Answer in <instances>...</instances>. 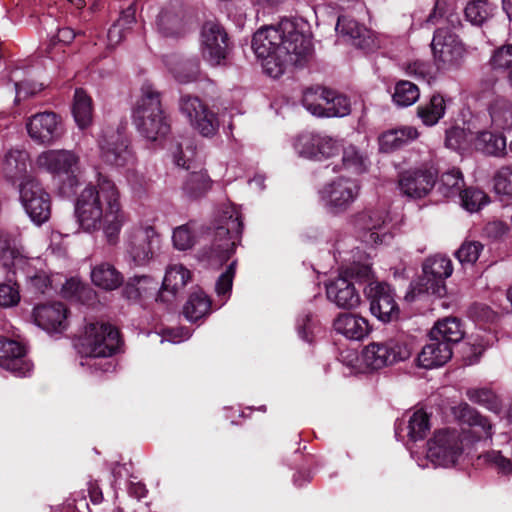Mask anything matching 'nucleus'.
Here are the masks:
<instances>
[{
  "mask_svg": "<svg viewBox=\"0 0 512 512\" xmlns=\"http://www.w3.org/2000/svg\"><path fill=\"white\" fill-rule=\"evenodd\" d=\"M109 205L105 207L101 226L106 241L110 245H115L119 241V235L122 227L127 222V215L123 211L120 203V193L113 194L110 191Z\"/></svg>",
  "mask_w": 512,
  "mask_h": 512,
  "instance_id": "nucleus-23",
  "label": "nucleus"
},
{
  "mask_svg": "<svg viewBox=\"0 0 512 512\" xmlns=\"http://www.w3.org/2000/svg\"><path fill=\"white\" fill-rule=\"evenodd\" d=\"M405 71L409 76L417 80L429 82L431 79L430 66L423 61H414L405 66Z\"/></svg>",
  "mask_w": 512,
  "mask_h": 512,
  "instance_id": "nucleus-64",
  "label": "nucleus"
},
{
  "mask_svg": "<svg viewBox=\"0 0 512 512\" xmlns=\"http://www.w3.org/2000/svg\"><path fill=\"white\" fill-rule=\"evenodd\" d=\"M203 56L211 65L222 64L229 53V38L224 27L207 21L202 27Z\"/></svg>",
  "mask_w": 512,
  "mask_h": 512,
  "instance_id": "nucleus-14",
  "label": "nucleus"
},
{
  "mask_svg": "<svg viewBox=\"0 0 512 512\" xmlns=\"http://www.w3.org/2000/svg\"><path fill=\"white\" fill-rule=\"evenodd\" d=\"M72 112L77 125L81 129L91 124L93 115L92 100L81 88L75 90Z\"/></svg>",
  "mask_w": 512,
  "mask_h": 512,
  "instance_id": "nucleus-38",
  "label": "nucleus"
},
{
  "mask_svg": "<svg viewBox=\"0 0 512 512\" xmlns=\"http://www.w3.org/2000/svg\"><path fill=\"white\" fill-rule=\"evenodd\" d=\"M330 95V89L326 87H308L303 91L302 103L309 111H311L312 114L316 116H323L325 106H323L322 102L325 103L326 98Z\"/></svg>",
  "mask_w": 512,
  "mask_h": 512,
  "instance_id": "nucleus-40",
  "label": "nucleus"
},
{
  "mask_svg": "<svg viewBox=\"0 0 512 512\" xmlns=\"http://www.w3.org/2000/svg\"><path fill=\"white\" fill-rule=\"evenodd\" d=\"M37 165L49 172L67 175V182H63L60 192L63 195L74 193L79 181L76 172L79 169V157L69 150H48L37 157Z\"/></svg>",
  "mask_w": 512,
  "mask_h": 512,
  "instance_id": "nucleus-9",
  "label": "nucleus"
},
{
  "mask_svg": "<svg viewBox=\"0 0 512 512\" xmlns=\"http://www.w3.org/2000/svg\"><path fill=\"white\" fill-rule=\"evenodd\" d=\"M446 104L443 96L434 94L428 103L417 109V114L426 126H433L444 116Z\"/></svg>",
  "mask_w": 512,
  "mask_h": 512,
  "instance_id": "nucleus-39",
  "label": "nucleus"
},
{
  "mask_svg": "<svg viewBox=\"0 0 512 512\" xmlns=\"http://www.w3.org/2000/svg\"><path fill=\"white\" fill-rule=\"evenodd\" d=\"M467 397L471 402L482 405L488 410L496 411L499 409L497 397L489 389H470L467 391Z\"/></svg>",
  "mask_w": 512,
  "mask_h": 512,
  "instance_id": "nucleus-56",
  "label": "nucleus"
},
{
  "mask_svg": "<svg viewBox=\"0 0 512 512\" xmlns=\"http://www.w3.org/2000/svg\"><path fill=\"white\" fill-rule=\"evenodd\" d=\"M429 336L435 340L452 344L460 342L464 337L461 321L456 317H446L438 320L431 329Z\"/></svg>",
  "mask_w": 512,
  "mask_h": 512,
  "instance_id": "nucleus-30",
  "label": "nucleus"
},
{
  "mask_svg": "<svg viewBox=\"0 0 512 512\" xmlns=\"http://www.w3.org/2000/svg\"><path fill=\"white\" fill-rule=\"evenodd\" d=\"M331 95L325 101V117H344L351 112L350 100L342 94L330 89Z\"/></svg>",
  "mask_w": 512,
  "mask_h": 512,
  "instance_id": "nucleus-48",
  "label": "nucleus"
},
{
  "mask_svg": "<svg viewBox=\"0 0 512 512\" xmlns=\"http://www.w3.org/2000/svg\"><path fill=\"white\" fill-rule=\"evenodd\" d=\"M319 145V134L303 133L294 141V149L299 156L317 160V146Z\"/></svg>",
  "mask_w": 512,
  "mask_h": 512,
  "instance_id": "nucleus-50",
  "label": "nucleus"
},
{
  "mask_svg": "<svg viewBox=\"0 0 512 512\" xmlns=\"http://www.w3.org/2000/svg\"><path fill=\"white\" fill-rule=\"evenodd\" d=\"M174 247L178 250H188L195 243L194 234L189 224L181 225L174 229L172 236Z\"/></svg>",
  "mask_w": 512,
  "mask_h": 512,
  "instance_id": "nucleus-58",
  "label": "nucleus"
},
{
  "mask_svg": "<svg viewBox=\"0 0 512 512\" xmlns=\"http://www.w3.org/2000/svg\"><path fill=\"white\" fill-rule=\"evenodd\" d=\"M223 225L216 228L213 242L205 257L214 264L227 262L234 254L243 231L240 214L234 208H228L223 213Z\"/></svg>",
  "mask_w": 512,
  "mask_h": 512,
  "instance_id": "nucleus-8",
  "label": "nucleus"
},
{
  "mask_svg": "<svg viewBox=\"0 0 512 512\" xmlns=\"http://www.w3.org/2000/svg\"><path fill=\"white\" fill-rule=\"evenodd\" d=\"M110 191L119 192L115 183L107 176L99 174L96 185H88L78 195L75 202V217L84 231L100 229L105 207L109 205Z\"/></svg>",
  "mask_w": 512,
  "mask_h": 512,
  "instance_id": "nucleus-5",
  "label": "nucleus"
},
{
  "mask_svg": "<svg viewBox=\"0 0 512 512\" xmlns=\"http://www.w3.org/2000/svg\"><path fill=\"white\" fill-rule=\"evenodd\" d=\"M121 346L122 340L116 327L103 322L90 323L85 326L77 345L79 364L91 373L112 372L115 363L111 357L120 351Z\"/></svg>",
  "mask_w": 512,
  "mask_h": 512,
  "instance_id": "nucleus-2",
  "label": "nucleus"
},
{
  "mask_svg": "<svg viewBox=\"0 0 512 512\" xmlns=\"http://www.w3.org/2000/svg\"><path fill=\"white\" fill-rule=\"evenodd\" d=\"M368 157L359 148L352 144L342 146L343 167L355 173H363L368 168Z\"/></svg>",
  "mask_w": 512,
  "mask_h": 512,
  "instance_id": "nucleus-44",
  "label": "nucleus"
},
{
  "mask_svg": "<svg viewBox=\"0 0 512 512\" xmlns=\"http://www.w3.org/2000/svg\"><path fill=\"white\" fill-rule=\"evenodd\" d=\"M68 311L60 302L37 305L33 310L35 324L48 333H62L68 326Z\"/></svg>",
  "mask_w": 512,
  "mask_h": 512,
  "instance_id": "nucleus-22",
  "label": "nucleus"
},
{
  "mask_svg": "<svg viewBox=\"0 0 512 512\" xmlns=\"http://www.w3.org/2000/svg\"><path fill=\"white\" fill-rule=\"evenodd\" d=\"M492 126L499 130H512V102L506 98H495L489 105Z\"/></svg>",
  "mask_w": 512,
  "mask_h": 512,
  "instance_id": "nucleus-35",
  "label": "nucleus"
},
{
  "mask_svg": "<svg viewBox=\"0 0 512 512\" xmlns=\"http://www.w3.org/2000/svg\"><path fill=\"white\" fill-rule=\"evenodd\" d=\"M336 29L341 34L349 36L353 40L354 45L361 48L366 45V37L369 32L356 20L346 16H340L337 21Z\"/></svg>",
  "mask_w": 512,
  "mask_h": 512,
  "instance_id": "nucleus-43",
  "label": "nucleus"
},
{
  "mask_svg": "<svg viewBox=\"0 0 512 512\" xmlns=\"http://www.w3.org/2000/svg\"><path fill=\"white\" fill-rule=\"evenodd\" d=\"M475 148L486 155L502 156L506 149V139L499 134L490 131H482L477 134Z\"/></svg>",
  "mask_w": 512,
  "mask_h": 512,
  "instance_id": "nucleus-37",
  "label": "nucleus"
},
{
  "mask_svg": "<svg viewBox=\"0 0 512 512\" xmlns=\"http://www.w3.org/2000/svg\"><path fill=\"white\" fill-rule=\"evenodd\" d=\"M404 430H407L406 436L413 442L424 439L430 430L428 414L423 409H417L408 415L407 421L404 419L398 420L395 423V437L397 440H404L405 435L402 434Z\"/></svg>",
  "mask_w": 512,
  "mask_h": 512,
  "instance_id": "nucleus-28",
  "label": "nucleus"
},
{
  "mask_svg": "<svg viewBox=\"0 0 512 512\" xmlns=\"http://www.w3.org/2000/svg\"><path fill=\"white\" fill-rule=\"evenodd\" d=\"M317 147V160H323L336 155L342 145L338 140L328 135L319 134V145Z\"/></svg>",
  "mask_w": 512,
  "mask_h": 512,
  "instance_id": "nucleus-62",
  "label": "nucleus"
},
{
  "mask_svg": "<svg viewBox=\"0 0 512 512\" xmlns=\"http://www.w3.org/2000/svg\"><path fill=\"white\" fill-rule=\"evenodd\" d=\"M26 129L30 138L42 145H51L61 138L63 128L54 112L36 113L28 118Z\"/></svg>",
  "mask_w": 512,
  "mask_h": 512,
  "instance_id": "nucleus-15",
  "label": "nucleus"
},
{
  "mask_svg": "<svg viewBox=\"0 0 512 512\" xmlns=\"http://www.w3.org/2000/svg\"><path fill=\"white\" fill-rule=\"evenodd\" d=\"M101 149L103 159L111 165L124 166L132 159L128 140L121 135L114 141H107Z\"/></svg>",
  "mask_w": 512,
  "mask_h": 512,
  "instance_id": "nucleus-33",
  "label": "nucleus"
},
{
  "mask_svg": "<svg viewBox=\"0 0 512 512\" xmlns=\"http://www.w3.org/2000/svg\"><path fill=\"white\" fill-rule=\"evenodd\" d=\"M360 189L357 180L338 177L323 187L320 198L329 212L340 214L352 206L360 194Z\"/></svg>",
  "mask_w": 512,
  "mask_h": 512,
  "instance_id": "nucleus-10",
  "label": "nucleus"
},
{
  "mask_svg": "<svg viewBox=\"0 0 512 512\" xmlns=\"http://www.w3.org/2000/svg\"><path fill=\"white\" fill-rule=\"evenodd\" d=\"M429 337V343L422 348L418 355V364L424 369L441 367L452 357V347L448 343Z\"/></svg>",
  "mask_w": 512,
  "mask_h": 512,
  "instance_id": "nucleus-29",
  "label": "nucleus"
},
{
  "mask_svg": "<svg viewBox=\"0 0 512 512\" xmlns=\"http://www.w3.org/2000/svg\"><path fill=\"white\" fill-rule=\"evenodd\" d=\"M464 186L462 173L458 169L449 170L441 175L439 192L446 198L460 195Z\"/></svg>",
  "mask_w": 512,
  "mask_h": 512,
  "instance_id": "nucleus-46",
  "label": "nucleus"
},
{
  "mask_svg": "<svg viewBox=\"0 0 512 512\" xmlns=\"http://www.w3.org/2000/svg\"><path fill=\"white\" fill-rule=\"evenodd\" d=\"M420 285L424 288H445L444 281L452 275V261L442 255L427 258L422 265Z\"/></svg>",
  "mask_w": 512,
  "mask_h": 512,
  "instance_id": "nucleus-24",
  "label": "nucleus"
},
{
  "mask_svg": "<svg viewBox=\"0 0 512 512\" xmlns=\"http://www.w3.org/2000/svg\"><path fill=\"white\" fill-rule=\"evenodd\" d=\"M191 280V272L183 265H173L166 270L161 288H182Z\"/></svg>",
  "mask_w": 512,
  "mask_h": 512,
  "instance_id": "nucleus-51",
  "label": "nucleus"
},
{
  "mask_svg": "<svg viewBox=\"0 0 512 512\" xmlns=\"http://www.w3.org/2000/svg\"><path fill=\"white\" fill-rule=\"evenodd\" d=\"M459 196L461 197L463 207L470 212L480 210L489 200L483 191L476 188L464 189Z\"/></svg>",
  "mask_w": 512,
  "mask_h": 512,
  "instance_id": "nucleus-55",
  "label": "nucleus"
},
{
  "mask_svg": "<svg viewBox=\"0 0 512 512\" xmlns=\"http://www.w3.org/2000/svg\"><path fill=\"white\" fill-rule=\"evenodd\" d=\"M464 440L458 430L441 429L434 433L427 442V452L424 458L411 456L420 468H427L431 464L434 468L455 467L463 456Z\"/></svg>",
  "mask_w": 512,
  "mask_h": 512,
  "instance_id": "nucleus-6",
  "label": "nucleus"
},
{
  "mask_svg": "<svg viewBox=\"0 0 512 512\" xmlns=\"http://www.w3.org/2000/svg\"><path fill=\"white\" fill-rule=\"evenodd\" d=\"M91 281L97 288H121L123 274L111 263L101 262L91 269Z\"/></svg>",
  "mask_w": 512,
  "mask_h": 512,
  "instance_id": "nucleus-31",
  "label": "nucleus"
},
{
  "mask_svg": "<svg viewBox=\"0 0 512 512\" xmlns=\"http://www.w3.org/2000/svg\"><path fill=\"white\" fill-rule=\"evenodd\" d=\"M437 174L431 169L409 170L400 174L398 188L411 199L426 197L435 186Z\"/></svg>",
  "mask_w": 512,
  "mask_h": 512,
  "instance_id": "nucleus-19",
  "label": "nucleus"
},
{
  "mask_svg": "<svg viewBox=\"0 0 512 512\" xmlns=\"http://www.w3.org/2000/svg\"><path fill=\"white\" fill-rule=\"evenodd\" d=\"M326 297L329 302L343 310L356 309L363 301L359 290H326Z\"/></svg>",
  "mask_w": 512,
  "mask_h": 512,
  "instance_id": "nucleus-42",
  "label": "nucleus"
},
{
  "mask_svg": "<svg viewBox=\"0 0 512 512\" xmlns=\"http://www.w3.org/2000/svg\"><path fill=\"white\" fill-rule=\"evenodd\" d=\"M189 20L186 8L180 3H174L161 10L157 17V28L164 37L178 38L188 31Z\"/></svg>",
  "mask_w": 512,
  "mask_h": 512,
  "instance_id": "nucleus-21",
  "label": "nucleus"
},
{
  "mask_svg": "<svg viewBox=\"0 0 512 512\" xmlns=\"http://www.w3.org/2000/svg\"><path fill=\"white\" fill-rule=\"evenodd\" d=\"M334 331L350 341H362L373 328L368 319L352 313H340L333 320Z\"/></svg>",
  "mask_w": 512,
  "mask_h": 512,
  "instance_id": "nucleus-25",
  "label": "nucleus"
},
{
  "mask_svg": "<svg viewBox=\"0 0 512 512\" xmlns=\"http://www.w3.org/2000/svg\"><path fill=\"white\" fill-rule=\"evenodd\" d=\"M370 312L379 321L389 323L399 318L400 309L393 290H370L367 295Z\"/></svg>",
  "mask_w": 512,
  "mask_h": 512,
  "instance_id": "nucleus-27",
  "label": "nucleus"
},
{
  "mask_svg": "<svg viewBox=\"0 0 512 512\" xmlns=\"http://www.w3.org/2000/svg\"><path fill=\"white\" fill-rule=\"evenodd\" d=\"M419 89L414 83L401 80L396 83L393 93V101L401 107H407L414 104L419 98Z\"/></svg>",
  "mask_w": 512,
  "mask_h": 512,
  "instance_id": "nucleus-49",
  "label": "nucleus"
},
{
  "mask_svg": "<svg viewBox=\"0 0 512 512\" xmlns=\"http://www.w3.org/2000/svg\"><path fill=\"white\" fill-rule=\"evenodd\" d=\"M62 296L71 303L87 308H95L99 303L97 290H61Z\"/></svg>",
  "mask_w": 512,
  "mask_h": 512,
  "instance_id": "nucleus-53",
  "label": "nucleus"
},
{
  "mask_svg": "<svg viewBox=\"0 0 512 512\" xmlns=\"http://www.w3.org/2000/svg\"><path fill=\"white\" fill-rule=\"evenodd\" d=\"M160 247V235L151 225L133 227L128 234L127 252L136 265H145Z\"/></svg>",
  "mask_w": 512,
  "mask_h": 512,
  "instance_id": "nucleus-13",
  "label": "nucleus"
},
{
  "mask_svg": "<svg viewBox=\"0 0 512 512\" xmlns=\"http://www.w3.org/2000/svg\"><path fill=\"white\" fill-rule=\"evenodd\" d=\"M299 337L305 342L311 343L315 333L319 330L318 321L311 313L299 316L296 322Z\"/></svg>",
  "mask_w": 512,
  "mask_h": 512,
  "instance_id": "nucleus-57",
  "label": "nucleus"
},
{
  "mask_svg": "<svg viewBox=\"0 0 512 512\" xmlns=\"http://www.w3.org/2000/svg\"><path fill=\"white\" fill-rule=\"evenodd\" d=\"M356 285L384 288V283L377 280L371 266L361 263H353L341 269L335 278L325 283V288H354Z\"/></svg>",
  "mask_w": 512,
  "mask_h": 512,
  "instance_id": "nucleus-16",
  "label": "nucleus"
},
{
  "mask_svg": "<svg viewBox=\"0 0 512 512\" xmlns=\"http://www.w3.org/2000/svg\"><path fill=\"white\" fill-rule=\"evenodd\" d=\"M29 155L26 151L20 149H10L4 156L2 162V170L5 175L15 181L22 180L25 181L28 175Z\"/></svg>",
  "mask_w": 512,
  "mask_h": 512,
  "instance_id": "nucleus-32",
  "label": "nucleus"
},
{
  "mask_svg": "<svg viewBox=\"0 0 512 512\" xmlns=\"http://www.w3.org/2000/svg\"><path fill=\"white\" fill-rule=\"evenodd\" d=\"M491 69L496 71L512 70V44H504L496 48L489 60Z\"/></svg>",
  "mask_w": 512,
  "mask_h": 512,
  "instance_id": "nucleus-54",
  "label": "nucleus"
},
{
  "mask_svg": "<svg viewBox=\"0 0 512 512\" xmlns=\"http://www.w3.org/2000/svg\"><path fill=\"white\" fill-rule=\"evenodd\" d=\"M132 119L138 132L149 141L162 139L170 132V120L162 107L161 93L151 83L142 85Z\"/></svg>",
  "mask_w": 512,
  "mask_h": 512,
  "instance_id": "nucleus-4",
  "label": "nucleus"
},
{
  "mask_svg": "<svg viewBox=\"0 0 512 512\" xmlns=\"http://www.w3.org/2000/svg\"><path fill=\"white\" fill-rule=\"evenodd\" d=\"M0 367L17 377H26L32 371L33 364L26 358L24 345L0 336Z\"/></svg>",
  "mask_w": 512,
  "mask_h": 512,
  "instance_id": "nucleus-17",
  "label": "nucleus"
},
{
  "mask_svg": "<svg viewBox=\"0 0 512 512\" xmlns=\"http://www.w3.org/2000/svg\"><path fill=\"white\" fill-rule=\"evenodd\" d=\"M418 132L413 127H402L383 132L379 136L380 150L390 152L416 139Z\"/></svg>",
  "mask_w": 512,
  "mask_h": 512,
  "instance_id": "nucleus-34",
  "label": "nucleus"
},
{
  "mask_svg": "<svg viewBox=\"0 0 512 512\" xmlns=\"http://www.w3.org/2000/svg\"><path fill=\"white\" fill-rule=\"evenodd\" d=\"M412 347L404 336L370 342L360 353L361 365L368 371H378L410 358Z\"/></svg>",
  "mask_w": 512,
  "mask_h": 512,
  "instance_id": "nucleus-7",
  "label": "nucleus"
},
{
  "mask_svg": "<svg viewBox=\"0 0 512 512\" xmlns=\"http://www.w3.org/2000/svg\"><path fill=\"white\" fill-rule=\"evenodd\" d=\"M461 417L468 425L467 429L460 432L464 442L474 443L492 438V424L488 418L482 416L478 411L465 405L461 410Z\"/></svg>",
  "mask_w": 512,
  "mask_h": 512,
  "instance_id": "nucleus-26",
  "label": "nucleus"
},
{
  "mask_svg": "<svg viewBox=\"0 0 512 512\" xmlns=\"http://www.w3.org/2000/svg\"><path fill=\"white\" fill-rule=\"evenodd\" d=\"M479 459L489 468L494 469L503 476L512 475V461L505 457L501 451L491 449L479 456Z\"/></svg>",
  "mask_w": 512,
  "mask_h": 512,
  "instance_id": "nucleus-47",
  "label": "nucleus"
},
{
  "mask_svg": "<svg viewBox=\"0 0 512 512\" xmlns=\"http://www.w3.org/2000/svg\"><path fill=\"white\" fill-rule=\"evenodd\" d=\"M427 24H441L435 31L431 42V50L434 64L438 70L449 71L458 69L466 57V48L460 37L448 26V22L454 24L452 19H444L438 11V1L435 2L433 11L425 21ZM455 28V25H453Z\"/></svg>",
  "mask_w": 512,
  "mask_h": 512,
  "instance_id": "nucleus-3",
  "label": "nucleus"
},
{
  "mask_svg": "<svg viewBox=\"0 0 512 512\" xmlns=\"http://www.w3.org/2000/svg\"><path fill=\"white\" fill-rule=\"evenodd\" d=\"M494 188L498 194L512 195V167L506 166L499 169L494 176Z\"/></svg>",
  "mask_w": 512,
  "mask_h": 512,
  "instance_id": "nucleus-60",
  "label": "nucleus"
},
{
  "mask_svg": "<svg viewBox=\"0 0 512 512\" xmlns=\"http://www.w3.org/2000/svg\"><path fill=\"white\" fill-rule=\"evenodd\" d=\"M493 7L488 0H471L467 3L464 14L472 25L481 26L493 16Z\"/></svg>",
  "mask_w": 512,
  "mask_h": 512,
  "instance_id": "nucleus-41",
  "label": "nucleus"
},
{
  "mask_svg": "<svg viewBox=\"0 0 512 512\" xmlns=\"http://www.w3.org/2000/svg\"><path fill=\"white\" fill-rule=\"evenodd\" d=\"M468 142V134L466 130L460 126H452L446 130L445 145L453 150H460L466 146Z\"/></svg>",
  "mask_w": 512,
  "mask_h": 512,
  "instance_id": "nucleus-59",
  "label": "nucleus"
},
{
  "mask_svg": "<svg viewBox=\"0 0 512 512\" xmlns=\"http://www.w3.org/2000/svg\"><path fill=\"white\" fill-rule=\"evenodd\" d=\"M20 199L27 214L34 222L42 224L49 219L50 196L37 179L27 177L20 183Z\"/></svg>",
  "mask_w": 512,
  "mask_h": 512,
  "instance_id": "nucleus-12",
  "label": "nucleus"
},
{
  "mask_svg": "<svg viewBox=\"0 0 512 512\" xmlns=\"http://www.w3.org/2000/svg\"><path fill=\"white\" fill-rule=\"evenodd\" d=\"M22 248L17 240L8 233L0 232V264L5 268L22 262Z\"/></svg>",
  "mask_w": 512,
  "mask_h": 512,
  "instance_id": "nucleus-36",
  "label": "nucleus"
},
{
  "mask_svg": "<svg viewBox=\"0 0 512 512\" xmlns=\"http://www.w3.org/2000/svg\"><path fill=\"white\" fill-rule=\"evenodd\" d=\"M252 49L262 59L265 73L272 78L282 76L291 67H303L313 55L310 38L289 19L257 30Z\"/></svg>",
  "mask_w": 512,
  "mask_h": 512,
  "instance_id": "nucleus-1",
  "label": "nucleus"
},
{
  "mask_svg": "<svg viewBox=\"0 0 512 512\" xmlns=\"http://www.w3.org/2000/svg\"><path fill=\"white\" fill-rule=\"evenodd\" d=\"M14 86L16 91V103H20L22 100L35 96L43 90L42 83H37L35 81L28 79L22 80L20 82H15Z\"/></svg>",
  "mask_w": 512,
  "mask_h": 512,
  "instance_id": "nucleus-61",
  "label": "nucleus"
},
{
  "mask_svg": "<svg viewBox=\"0 0 512 512\" xmlns=\"http://www.w3.org/2000/svg\"><path fill=\"white\" fill-rule=\"evenodd\" d=\"M179 109L191 126L203 137H213L217 133L218 118L200 98L191 95L181 96Z\"/></svg>",
  "mask_w": 512,
  "mask_h": 512,
  "instance_id": "nucleus-11",
  "label": "nucleus"
},
{
  "mask_svg": "<svg viewBox=\"0 0 512 512\" xmlns=\"http://www.w3.org/2000/svg\"><path fill=\"white\" fill-rule=\"evenodd\" d=\"M159 335L161 336V342L166 341L173 344H179L188 340L191 337L192 332L186 327H174L162 329Z\"/></svg>",
  "mask_w": 512,
  "mask_h": 512,
  "instance_id": "nucleus-63",
  "label": "nucleus"
},
{
  "mask_svg": "<svg viewBox=\"0 0 512 512\" xmlns=\"http://www.w3.org/2000/svg\"><path fill=\"white\" fill-rule=\"evenodd\" d=\"M210 188V179L205 171H194L187 175L183 184V191L190 198L203 196Z\"/></svg>",
  "mask_w": 512,
  "mask_h": 512,
  "instance_id": "nucleus-45",
  "label": "nucleus"
},
{
  "mask_svg": "<svg viewBox=\"0 0 512 512\" xmlns=\"http://www.w3.org/2000/svg\"><path fill=\"white\" fill-rule=\"evenodd\" d=\"M483 248L484 245L479 241L466 240L455 251L454 256L462 265H474L479 259Z\"/></svg>",
  "mask_w": 512,
  "mask_h": 512,
  "instance_id": "nucleus-52",
  "label": "nucleus"
},
{
  "mask_svg": "<svg viewBox=\"0 0 512 512\" xmlns=\"http://www.w3.org/2000/svg\"><path fill=\"white\" fill-rule=\"evenodd\" d=\"M388 220L387 211L384 208H369L354 216V226L361 233V239L366 244H378L383 242L386 236L379 231Z\"/></svg>",
  "mask_w": 512,
  "mask_h": 512,
  "instance_id": "nucleus-20",
  "label": "nucleus"
},
{
  "mask_svg": "<svg viewBox=\"0 0 512 512\" xmlns=\"http://www.w3.org/2000/svg\"><path fill=\"white\" fill-rule=\"evenodd\" d=\"M217 299H211L205 290L192 292L183 306V315L189 322H196L206 317L212 308L223 306L231 296V290H215Z\"/></svg>",
  "mask_w": 512,
  "mask_h": 512,
  "instance_id": "nucleus-18",
  "label": "nucleus"
}]
</instances>
